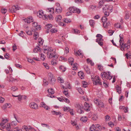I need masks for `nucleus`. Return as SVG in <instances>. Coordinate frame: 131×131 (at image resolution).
I'll use <instances>...</instances> for the list:
<instances>
[{"mask_svg":"<svg viewBox=\"0 0 131 131\" xmlns=\"http://www.w3.org/2000/svg\"><path fill=\"white\" fill-rule=\"evenodd\" d=\"M91 77L92 76H91ZM91 79L94 85H102V83L100 77L96 75L94 77H92Z\"/></svg>","mask_w":131,"mask_h":131,"instance_id":"1","label":"nucleus"},{"mask_svg":"<svg viewBox=\"0 0 131 131\" xmlns=\"http://www.w3.org/2000/svg\"><path fill=\"white\" fill-rule=\"evenodd\" d=\"M110 73L111 72H102L101 74V76L103 80L104 79L110 80L112 79V76L111 75Z\"/></svg>","mask_w":131,"mask_h":131,"instance_id":"2","label":"nucleus"},{"mask_svg":"<svg viewBox=\"0 0 131 131\" xmlns=\"http://www.w3.org/2000/svg\"><path fill=\"white\" fill-rule=\"evenodd\" d=\"M56 50L53 49L52 51H50L47 54V57L48 58H54L55 60H57L58 56L56 54Z\"/></svg>","mask_w":131,"mask_h":131,"instance_id":"3","label":"nucleus"},{"mask_svg":"<svg viewBox=\"0 0 131 131\" xmlns=\"http://www.w3.org/2000/svg\"><path fill=\"white\" fill-rule=\"evenodd\" d=\"M96 37H97L96 39V42H97L101 46H102L103 45L102 42L103 40L102 39V36L101 34H98L96 35Z\"/></svg>","mask_w":131,"mask_h":131,"instance_id":"4","label":"nucleus"},{"mask_svg":"<svg viewBox=\"0 0 131 131\" xmlns=\"http://www.w3.org/2000/svg\"><path fill=\"white\" fill-rule=\"evenodd\" d=\"M113 6L112 5H105L103 7L102 9L103 12L110 11V12L112 11Z\"/></svg>","mask_w":131,"mask_h":131,"instance_id":"5","label":"nucleus"},{"mask_svg":"<svg viewBox=\"0 0 131 131\" xmlns=\"http://www.w3.org/2000/svg\"><path fill=\"white\" fill-rule=\"evenodd\" d=\"M75 106L78 109L77 112L81 114L83 113L82 110L83 106L82 104H75Z\"/></svg>","mask_w":131,"mask_h":131,"instance_id":"6","label":"nucleus"},{"mask_svg":"<svg viewBox=\"0 0 131 131\" xmlns=\"http://www.w3.org/2000/svg\"><path fill=\"white\" fill-rule=\"evenodd\" d=\"M38 16L40 18H42L44 20L46 19L47 16L46 15H44L43 11L42 10H40L37 13Z\"/></svg>","mask_w":131,"mask_h":131,"instance_id":"7","label":"nucleus"},{"mask_svg":"<svg viewBox=\"0 0 131 131\" xmlns=\"http://www.w3.org/2000/svg\"><path fill=\"white\" fill-rule=\"evenodd\" d=\"M19 9V8L17 5L13 6L11 8L9 9V12L11 13H15Z\"/></svg>","mask_w":131,"mask_h":131,"instance_id":"8","label":"nucleus"},{"mask_svg":"<svg viewBox=\"0 0 131 131\" xmlns=\"http://www.w3.org/2000/svg\"><path fill=\"white\" fill-rule=\"evenodd\" d=\"M48 91L49 94L47 95V96L51 98L54 97L53 95H51L53 94L54 93V91L53 89L50 88L48 89Z\"/></svg>","mask_w":131,"mask_h":131,"instance_id":"9","label":"nucleus"},{"mask_svg":"<svg viewBox=\"0 0 131 131\" xmlns=\"http://www.w3.org/2000/svg\"><path fill=\"white\" fill-rule=\"evenodd\" d=\"M53 49L51 48L48 47H46L44 48V52L45 53L47 54L50 51H52Z\"/></svg>","mask_w":131,"mask_h":131,"instance_id":"10","label":"nucleus"},{"mask_svg":"<svg viewBox=\"0 0 131 131\" xmlns=\"http://www.w3.org/2000/svg\"><path fill=\"white\" fill-rule=\"evenodd\" d=\"M29 106L31 108L34 109H37L38 108V106L37 104L33 102L29 104Z\"/></svg>","mask_w":131,"mask_h":131,"instance_id":"11","label":"nucleus"},{"mask_svg":"<svg viewBox=\"0 0 131 131\" xmlns=\"http://www.w3.org/2000/svg\"><path fill=\"white\" fill-rule=\"evenodd\" d=\"M123 36H124L121 34L119 35V37L120 38V39L119 40V45L120 46L122 47H123V45L124 43L123 42Z\"/></svg>","mask_w":131,"mask_h":131,"instance_id":"12","label":"nucleus"},{"mask_svg":"<svg viewBox=\"0 0 131 131\" xmlns=\"http://www.w3.org/2000/svg\"><path fill=\"white\" fill-rule=\"evenodd\" d=\"M91 106L88 103L85 102L84 103V109L86 111L90 110Z\"/></svg>","mask_w":131,"mask_h":131,"instance_id":"13","label":"nucleus"},{"mask_svg":"<svg viewBox=\"0 0 131 131\" xmlns=\"http://www.w3.org/2000/svg\"><path fill=\"white\" fill-rule=\"evenodd\" d=\"M105 1L103 0H101L99 2L98 5V7L99 8H101L104 6Z\"/></svg>","mask_w":131,"mask_h":131,"instance_id":"14","label":"nucleus"},{"mask_svg":"<svg viewBox=\"0 0 131 131\" xmlns=\"http://www.w3.org/2000/svg\"><path fill=\"white\" fill-rule=\"evenodd\" d=\"M8 122V120L7 119H3L2 122L0 123V126H3L5 123Z\"/></svg>","mask_w":131,"mask_h":131,"instance_id":"15","label":"nucleus"},{"mask_svg":"<svg viewBox=\"0 0 131 131\" xmlns=\"http://www.w3.org/2000/svg\"><path fill=\"white\" fill-rule=\"evenodd\" d=\"M74 54L75 55L77 56H80V55L82 56H83V54L82 52H81V51L80 50H79L77 51H74Z\"/></svg>","mask_w":131,"mask_h":131,"instance_id":"16","label":"nucleus"},{"mask_svg":"<svg viewBox=\"0 0 131 131\" xmlns=\"http://www.w3.org/2000/svg\"><path fill=\"white\" fill-rule=\"evenodd\" d=\"M29 126H27L26 125H24L22 127V131H29Z\"/></svg>","mask_w":131,"mask_h":131,"instance_id":"17","label":"nucleus"},{"mask_svg":"<svg viewBox=\"0 0 131 131\" xmlns=\"http://www.w3.org/2000/svg\"><path fill=\"white\" fill-rule=\"evenodd\" d=\"M76 8L75 7H70L69 8V12H71V13H75V12L76 11Z\"/></svg>","mask_w":131,"mask_h":131,"instance_id":"18","label":"nucleus"},{"mask_svg":"<svg viewBox=\"0 0 131 131\" xmlns=\"http://www.w3.org/2000/svg\"><path fill=\"white\" fill-rule=\"evenodd\" d=\"M115 88L117 92L119 94L121 93V87H120L118 85H117L116 86Z\"/></svg>","mask_w":131,"mask_h":131,"instance_id":"19","label":"nucleus"},{"mask_svg":"<svg viewBox=\"0 0 131 131\" xmlns=\"http://www.w3.org/2000/svg\"><path fill=\"white\" fill-rule=\"evenodd\" d=\"M43 40L42 39L40 38H39L38 39V44L40 46H41L43 44Z\"/></svg>","mask_w":131,"mask_h":131,"instance_id":"20","label":"nucleus"},{"mask_svg":"<svg viewBox=\"0 0 131 131\" xmlns=\"http://www.w3.org/2000/svg\"><path fill=\"white\" fill-rule=\"evenodd\" d=\"M97 105L100 108H104V107L103 103L101 101H100L99 102L98 104H97Z\"/></svg>","mask_w":131,"mask_h":131,"instance_id":"21","label":"nucleus"},{"mask_svg":"<svg viewBox=\"0 0 131 131\" xmlns=\"http://www.w3.org/2000/svg\"><path fill=\"white\" fill-rule=\"evenodd\" d=\"M40 52L41 51V50L40 48L38 46L36 47L34 49L33 52L35 53H36L37 52Z\"/></svg>","mask_w":131,"mask_h":131,"instance_id":"22","label":"nucleus"},{"mask_svg":"<svg viewBox=\"0 0 131 131\" xmlns=\"http://www.w3.org/2000/svg\"><path fill=\"white\" fill-rule=\"evenodd\" d=\"M61 16L60 15H59L57 16L56 18L57 21L58 22H59L61 21Z\"/></svg>","mask_w":131,"mask_h":131,"instance_id":"23","label":"nucleus"},{"mask_svg":"<svg viewBox=\"0 0 131 131\" xmlns=\"http://www.w3.org/2000/svg\"><path fill=\"white\" fill-rule=\"evenodd\" d=\"M84 69L87 73L88 74H90V69L87 66H85L84 67Z\"/></svg>","mask_w":131,"mask_h":131,"instance_id":"24","label":"nucleus"},{"mask_svg":"<svg viewBox=\"0 0 131 131\" xmlns=\"http://www.w3.org/2000/svg\"><path fill=\"white\" fill-rule=\"evenodd\" d=\"M52 27V25L51 24H48L45 26V28L47 30H49Z\"/></svg>","mask_w":131,"mask_h":131,"instance_id":"25","label":"nucleus"},{"mask_svg":"<svg viewBox=\"0 0 131 131\" xmlns=\"http://www.w3.org/2000/svg\"><path fill=\"white\" fill-rule=\"evenodd\" d=\"M96 127H95V126L93 124L90 128V131H95Z\"/></svg>","mask_w":131,"mask_h":131,"instance_id":"26","label":"nucleus"},{"mask_svg":"<svg viewBox=\"0 0 131 131\" xmlns=\"http://www.w3.org/2000/svg\"><path fill=\"white\" fill-rule=\"evenodd\" d=\"M80 120L82 122H85L87 121V117L86 116H83L81 117Z\"/></svg>","mask_w":131,"mask_h":131,"instance_id":"27","label":"nucleus"},{"mask_svg":"<svg viewBox=\"0 0 131 131\" xmlns=\"http://www.w3.org/2000/svg\"><path fill=\"white\" fill-rule=\"evenodd\" d=\"M123 47H121L120 46L121 48H122L121 50L122 51H123L124 50L125 48H126L127 47V49L128 48V45L126 43H125L123 45Z\"/></svg>","mask_w":131,"mask_h":131,"instance_id":"28","label":"nucleus"},{"mask_svg":"<svg viewBox=\"0 0 131 131\" xmlns=\"http://www.w3.org/2000/svg\"><path fill=\"white\" fill-rule=\"evenodd\" d=\"M41 125L42 127H45L49 129H50V127L49 126V125L48 124L41 123Z\"/></svg>","mask_w":131,"mask_h":131,"instance_id":"29","label":"nucleus"},{"mask_svg":"<svg viewBox=\"0 0 131 131\" xmlns=\"http://www.w3.org/2000/svg\"><path fill=\"white\" fill-rule=\"evenodd\" d=\"M103 26L104 27L107 28V27L110 25V23L109 22H105L103 23Z\"/></svg>","mask_w":131,"mask_h":131,"instance_id":"30","label":"nucleus"},{"mask_svg":"<svg viewBox=\"0 0 131 131\" xmlns=\"http://www.w3.org/2000/svg\"><path fill=\"white\" fill-rule=\"evenodd\" d=\"M10 124L9 123H8L7 125H6L5 126H4L3 127V129H4L5 128H6L7 130H8L10 128Z\"/></svg>","mask_w":131,"mask_h":131,"instance_id":"31","label":"nucleus"},{"mask_svg":"<svg viewBox=\"0 0 131 131\" xmlns=\"http://www.w3.org/2000/svg\"><path fill=\"white\" fill-rule=\"evenodd\" d=\"M39 36V34L37 32H35L34 36V38L35 39H36Z\"/></svg>","mask_w":131,"mask_h":131,"instance_id":"32","label":"nucleus"},{"mask_svg":"<svg viewBox=\"0 0 131 131\" xmlns=\"http://www.w3.org/2000/svg\"><path fill=\"white\" fill-rule=\"evenodd\" d=\"M62 8L60 7H57L56 8V12L57 13H59L62 11Z\"/></svg>","mask_w":131,"mask_h":131,"instance_id":"33","label":"nucleus"},{"mask_svg":"<svg viewBox=\"0 0 131 131\" xmlns=\"http://www.w3.org/2000/svg\"><path fill=\"white\" fill-rule=\"evenodd\" d=\"M90 24L91 26L93 27L95 24L94 21L93 20H90Z\"/></svg>","mask_w":131,"mask_h":131,"instance_id":"34","label":"nucleus"},{"mask_svg":"<svg viewBox=\"0 0 131 131\" xmlns=\"http://www.w3.org/2000/svg\"><path fill=\"white\" fill-rule=\"evenodd\" d=\"M64 111L66 112H68L71 111V109L69 107H64L63 108Z\"/></svg>","mask_w":131,"mask_h":131,"instance_id":"35","label":"nucleus"},{"mask_svg":"<svg viewBox=\"0 0 131 131\" xmlns=\"http://www.w3.org/2000/svg\"><path fill=\"white\" fill-rule=\"evenodd\" d=\"M74 60L71 57L69 58L68 59V62L69 63H71V65L72 64V63H73Z\"/></svg>","mask_w":131,"mask_h":131,"instance_id":"36","label":"nucleus"},{"mask_svg":"<svg viewBox=\"0 0 131 131\" xmlns=\"http://www.w3.org/2000/svg\"><path fill=\"white\" fill-rule=\"evenodd\" d=\"M115 27L117 28H119L122 29L123 27L121 26L120 24L119 23H116L115 25Z\"/></svg>","mask_w":131,"mask_h":131,"instance_id":"37","label":"nucleus"},{"mask_svg":"<svg viewBox=\"0 0 131 131\" xmlns=\"http://www.w3.org/2000/svg\"><path fill=\"white\" fill-rule=\"evenodd\" d=\"M11 124L12 126H15L17 124V123L16 121H13L11 123Z\"/></svg>","mask_w":131,"mask_h":131,"instance_id":"38","label":"nucleus"},{"mask_svg":"<svg viewBox=\"0 0 131 131\" xmlns=\"http://www.w3.org/2000/svg\"><path fill=\"white\" fill-rule=\"evenodd\" d=\"M51 82V84L53 85L54 84L56 80L54 78H52L50 79Z\"/></svg>","mask_w":131,"mask_h":131,"instance_id":"39","label":"nucleus"},{"mask_svg":"<svg viewBox=\"0 0 131 131\" xmlns=\"http://www.w3.org/2000/svg\"><path fill=\"white\" fill-rule=\"evenodd\" d=\"M56 60H55L54 58H53L52 60L51 61V64L53 66H55L57 64L56 62Z\"/></svg>","mask_w":131,"mask_h":131,"instance_id":"40","label":"nucleus"},{"mask_svg":"<svg viewBox=\"0 0 131 131\" xmlns=\"http://www.w3.org/2000/svg\"><path fill=\"white\" fill-rule=\"evenodd\" d=\"M59 69L61 71L63 72L65 71L66 70V69L63 66H60L59 67Z\"/></svg>","mask_w":131,"mask_h":131,"instance_id":"41","label":"nucleus"},{"mask_svg":"<svg viewBox=\"0 0 131 131\" xmlns=\"http://www.w3.org/2000/svg\"><path fill=\"white\" fill-rule=\"evenodd\" d=\"M77 90L80 94H83V92L81 89L80 88H78Z\"/></svg>","mask_w":131,"mask_h":131,"instance_id":"42","label":"nucleus"},{"mask_svg":"<svg viewBox=\"0 0 131 131\" xmlns=\"http://www.w3.org/2000/svg\"><path fill=\"white\" fill-rule=\"evenodd\" d=\"M64 21L65 23H70L71 21L70 19L68 18L65 19L64 20Z\"/></svg>","mask_w":131,"mask_h":131,"instance_id":"43","label":"nucleus"},{"mask_svg":"<svg viewBox=\"0 0 131 131\" xmlns=\"http://www.w3.org/2000/svg\"><path fill=\"white\" fill-rule=\"evenodd\" d=\"M77 64L76 63H75L73 65V70H75L77 69Z\"/></svg>","mask_w":131,"mask_h":131,"instance_id":"44","label":"nucleus"},{"mask_svg":"<svg viewBox=\"0 0 131 131\" xmlns=\"http://www.w3.org/2000/svg\"><path fill=\"white\" fill-rule=\"evenodd\" d=\"M26 32L28 35H31L32 34V32L31 30H26Z\"/></svg>","mask_w":131,"mask_h":131,"instance_id":"45","label":"nucleus"},{"mask_svg":"<svg viewBox=\"0 0 131 131\" xmlns=\"http://www.w3.org/2000/svg\"><path fill=\"white\" fill-rule=\"evenodd\" d=\"M23 33V32L22 31H20V32L19 34V36H21L23 38H24L25 37V36L24 35Z\"/></svg>","mask_w":131,"mask_h":131,"instance_id":"46","label":"nucleus"},{"mask_svg":"<svg viewBox=\"0 0 131 131\" xmlns=\"http://www.w3.org/2000/svg\"><path fill=\"white\" fill-rule=\"evenodd\" d=\"M43 64L45 68L47 69H48L49 68V67L47 63H43Z\"/></svg>","mask_w":131,"mask_h":131,"instance_id":"47","label":"nucleus"},{"mask_svg":"<svg viewBox=\"0 0 131 131\" xmlns=\"http://www.w3.org/2000/svg\"><path fill=\"white\" fill-rule=\"evenodd\" d=\"M9 80L10 81H11V82H13L14 81L16 80V79H15L14 78L12 77L11 76H10L9 78Z\"/></svg>","mask_w":131,"mask_h":131,"instance_id":"48","label":"nucleus"},{"mask_svg":"<svg viewBox=\"0 0 131 131\" xmlns=\"http://www.w3.org/2000/svg\"><path fill=\"white\" fill-rule=\"evenodd\" d=\"M82 86L84 88H86L87 86V83L85 81H82Z\"/></svg>","mask_w":131,"mask_h":131,"instance_id":"49","label":"nucleus"},{"mask_svg":"<svg viewBox=\"0 0 131 131\" xmlns=\"http://www.w3.org/2000/svg\"><path fill=\"white\" fill-rule=\"evenodd\" d=\"M41 59L42 60L44 61L45 59V56L44 54H40Z\"/></svg>","mask_w":131,"mask_h":131,"instance_id":"50","label":"nucleus"},{"mask_svg":"<svg viewBox=\"0 0 131 131\" xmlns=\"http://www.w3.org/2000/svg\"><path fill=\"white\" fill-rule=\"evenodd\" d=\"M102 20L103 23L105 22H106L107 20V18L105 17H102Z\"/></svg>","mask_w":131,"mask_h":131,"instance_id":"51","label":"nucleus"},{"mask_svg":"<svg viewBox=\"0 0 131 131\" xmlns=\"http://www.w3.org/2000/svg\"><path fill=\"white\" fill-rule=\"evenodd\" d=\"M25 23H29L31 22V21H30V20H29L28 18L27 19H24L23 20Z\"/></svg>","mask_w":131,"mask_h":131,"instance_id":"52","label":"nucleus"},{"mask_svg":"<svg viewBox=\"0 0 131 131\" xmlns=\"http://www.w3.org/2000/svg\"><path fill=\"white\" fill-rule=\"evenodd\" d=\"M57 31V30L56 29L54 28H52L50 30V31L52 33H54L56 32Z\"/></svg>","mask_w":131,"mask_h":131,"instance_id":"53","label":"nucleus"},{"mask_svg":"<svg viewBox=\"0 0 131 131\" xmlns=\"http://www.w3.org/2000/svg\"><path fill=\"white\" fill-rule=\"evenodd\" d=\"M108 125L109 126L111 127H112L114 126V124H113V122H110L108 123Z\"/></svg>","mask_w":131,"mask_h":131,"instance_id":"54","label":"nucleus"},{"mask_svg":"<svg viewBox=\"0 0 131 131\" xmlns=\"http://www.w3.org/2000/svg\"><path fill=\"white\" fill-rule=\"evenodd\" d=\"M105 120L106 121H109L110 118V116L108 115H107L105 116Z\"/></svg>","mask_w":131,"mask_h":131,"instance_id":"55","label":"nucleus"},{"mask_svg":"<svg viewBox=\"0 0 131 131\" xmlns=\"http://www.w3.org/2000/svg\"><path fill=\"white\" fill-rule=\"evenodd\" d=\"M110 12V11H106V12H103L104 13L105 17H106L109 16V15Z\"/></svg>","mask_w":131,"mask_h":131,"instance_id":"56","label":"nucleus"},{"mask_svg":"<svg viewBox=\"0 0 131 131\" xmlns=\"http://www.w3.org/2000/svg\"><path fill=\"white\" fill-rule=\"evenodd\" d=\"M47 18L46 19H47L48 18H49V19L50 20H52L53 17L52 15H48V16L47 15Z\"/></svg>","mask_w":131,"mask_h":131,"instance_id":"57","label":"nucleus"},{"mask_svg":"<svg viewBox=\"0 0 131 131\" xmlns=\"http://www.w3.org/2000/svg\"><path fill=\"white\" fill-rule=\"evenodd\" d=\"M98 69L100 71H102L103 70V67L101 65H98Z\"/></svg>","mask_w":131,"mask_h":131,"instance_id":"58","label":"nucleus"},{"mask_svg":"<svg viewBox=\"0 0 131 131\" xmlns=\"http://www.w3.org/2000/svg\"><path fill=\"white\" fill-rule=\"evenodd\" d=\"M48 76L49 77V79H50L52 78H53V75L51 73H48Z\"/></svg>","mask_w":131,"mask_h":131,"instance_id":"59","label":"nucleus"},{"mask_svg":"<svg viewBox=\"0 0 131 131\" xmlns=\"http://www.w3.org/2000/svg\"><path fill=\"white\" fill-rule=\"evenodd\" d=\"M11 89L13 91H15L17 90V88L16 86H13L11 88Z\"/></svg>","mask_w":131,"mask_h":131,"instance_id":"60","label":"nucleus"},{"mask_svg":"<svg viewBox=\"0 0 131 131\" xmlns=\"http://www.w3.org/2000/svg\"><path fill=\"white\" fill-rule=\"evenodd\" d=\"M58 80L59 81H60V82L62 83H63L64 82V81L63 80V79H62L60 77H59L58 78Z\"/></svg>","mask_w":131,"mask_h":131,"instance_id":"61","label":"nucleus"},{"mask_svg":"<svg viewBox=\"0 0 131 131\" xmlns=\"http://www.w3.org/2000/svg\"><path fill=\"white\" fill-rule=\"evenodd\" d=\"M46 105L43 102H42L41 103L40 106L44 108Z\"/></svg>","mask_w":131,"mask_h":131,"instance_id":"62","label":"nucleus"},{"mask_svg":"<svg viewBox=\"0 0 131 131\" xmlns=\"http://www.w3.org/2000/svg\"><path fill=\"white\" fill-rule=\"evenodd\" d=\"M64 50L65 52H66L67 53H68L69 52V49L68 47H65Z\"/></svg>","mask_w":131,"mask_h":131,"instance_id":"63","label":"nucleus"},{"mask_svg":"<svg viewBox=\"0 0 131 131\" xmlns=\"http://www.w3.org/2000/svg\"><path fill=\"white\" fill-rule=\"evenodd\" d=\"M14 129H16V130H15L14 131H22V129H19L18 127H15Z\"/></svg>","mask_w":131,"mask_h":131,"instance_id":"64","label":"nucleus"}]
</instances>
